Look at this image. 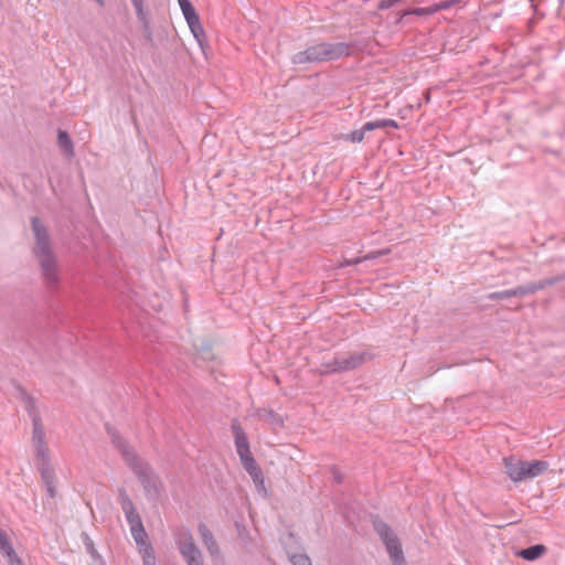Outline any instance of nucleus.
I'll return each instance as SVG.
<instances>
[{
  "mask_svg": "<svg viewBox=\"0 0 565 565\" xmlns=\"http://www.w3.org/2000/svg\"><path fill=\"white\" fill-rule=\"evenodd\" d=\"M107 431L114 446L121 452L127 466L138 477L148 499H157L162 491V481L151 467L110 427Z\"/></svg>",
  "mask_w": 565,
  "mask_h": 565,
  "instance_id": "nucleus-1",
  "label": "nucleus"
},
{
  "mask_svg": "<svg viewBox=\"0 0 565 565\" xmlns=\"http://www.w3.org/2000/svg\"><path fill=\"white\" fill-rule=\"evenodd\" d=\"M31 224L35 238L33 253L39 263L41 276L46 286L54 288L60 282V274L47 230L38 217H33Z\"/></svg>",
  "mask_w": 565,
  "mask_h": 565,
  "instance_id": "nucleus-2",
  "label": "nucleus"
},
{
  "mask_svg": "<svg viewBox=\"0 0 565 565\" xmlns=\"http://www.w3.org/2000/svg\"><path fill=\"white\" fill-rule=\"evenodd\" d=\"M350 52L349 44L344 42L337 43H318L309 46L307 50L296 53L292 56L294 64L319 63L338 60L348 55Z\"/></svg>",
  "mask_w": 565,
  "mask_h": 565,
  "instance_id": "nucleus-3",
  "label": "nucleus"
},
{
  "mask_svg": "<svg viewBox=\"0 0 565 565\" xmlns=\"http://www.w3.org/2000/svg\"><path fill=\"white\" fill-rule=\"evenodd\" d=\"M232 431L235 439L236 451L244 469L249 473L254 482H263L262 469L258 467L250 452L248 437L237 419L232 422Z\"/></svg>",
  "mask_w": 565,
  "mask_h": 565,
  "instance_id": "nucleus-4",
  "label": "nucleus"
},
{
  "mask_svg": "<svg viewBox=\"0 0 565 565\" xmlns=\"http://www.w3.org/2000/svg\"><path fill=\"white\" fill-rule=\"evenodd\" d=\"M119 502L126 520L130 527V533L136 542L138 551L151 546L148 541V535L145 530L142 520L139 513L136 511L132 500L129 498L125 490L119 491Z\"/></svg>",
  "mask_w": 565,
  "mask_h": 565,
  "instance_id": "nucleus-5",
  "label": "nucleus"
},
{
  "mask_svg": "<svg viewBox=\"0 0 565 565\" xmlns=\"http://www.w3.org/2000/svg\"><path fill=\"white\" fill-rule=\"evenodd\" d=\"M173 540L186 565H204L203 554L195 544L193 534L189 527H175L173 531Z\"/></svg>",
  "mask_w": 565,
  "mask_h": 565,
  "instance_id": "nucleus-6",
  "label": "nucleus"
},
{
  "mask_svg": "<svg viewBox=\"0 0 565 565\" xmlns=\"http://www.w3.org/2000/svg\"><path fill=\"white\" fill-rule=\"evenodd\" d=\"M375 532L385 545L390 559L394 565H406L402 544L395 532L383 521L373 522Z\"/></svg>",
  "mask_w": 565,
  "mask_h": 565,
  "instance_id": "nucleus-7",
  "label": "nucleus"
},
{
  "mask_svg": "<svg viewBox=\"0 0 565 565\" xmlns=\"http://www.w3.org/2000/svg\"><path fill=\"white\" fill-rule=\"evenodd\" d=\"M25 408L32 418L33 431L32 443L35 449L38 460H46L49 457V448L45 440V433L41 418L35 412V405L32 397L24 394Z\"/></svg>",
  "mask_w": 565,
  "mask_h": 565,
  "instance_id": "nucleus-8",
  "label": "nucleus"
},
{
  "mask_svg": "<svg viewBox=\"0 0 565 565\" xmlns=\"http://www.w3.org/2000/svg\"><path fill=\"white\" fill-rule=\"evenodd\" d=\"M366 353H351L337 355L330 362L323 364L326 373H338L353 370L362 365L366 360Z\"/></svg>",
  "mask_w": 565,
  "mask_h": 565,
  "instance_id": "nucleus-9",
  "label": "nucleus"
},
{
  "mask_svg": "<svg viewBox=\"0 0 565 565\" xmlns=\"http://www.w3.org/2000/svg\"><path fill=\"white\" fill-rule=\"evenodd\" d=\"M553 284V280H544L541 282H533L525 286H519L513 289L495 291L488 295V299L490 300H499V299H508L512 297H523L526 295H531L536 292L540 289H543L545 286Z\"/></svg>",
  "mask_w": 565,
  "mask_h": 565,
  "instance_id": "nucleus-10",
  "label": "nucleus"
},
{
  "mask_svg": "<svg viewBox=\"0 0 565 565\" xmlns=\"http://www.w3.org/2000/svg\"><path fill=\"white\" fill-rule=\"evenodd\" d=\"M507 475L514 482L524 480L525 461L508 457L503 459Z\"/></svg>",
  "mask_w": 565,
  "mask_h": 565,
  "instance_id": "nucleus-11",
  "label": "nucleus"
},
{
  "mask_svg": "<svg viewBox=\"0 0 565 565\" xmlns=\"http://www.w3.org/2000/svg\"><path fill=\"white\" fill-rule=\"evenodd\" d=\"M42 480L46 487V491L51 498L55 497V475L50 466V458L46 460H38Z\"/></svg>",
  "mask_w": 565,
  "mask_h": 565,
  "instance_id": "nucleus-12",
  "label": "nucleus"
},
{
  "mask_svg": "<svg viewBox=\"0 0 565 565\" xmlns=\"http://www.w3.org/2000/svg\"><path fill=\"white\" fill-rule=\"evenodd\" d=\"M198 533H199V535L201 537V541H202L203 545L209 551L211 556L212 557L218 556L220 555L218 545H217V543H216V541L214 539L213 533L207 527V525L204 524V523H200L198 525Z\"/></svg>",
  "mask_w": 565,
  "mask_h": 565,
  "instance_id": "nucleus-13",
  "label": "nucleus"
},
{
  "mask_svg": "<svg viewBox=\"0 0 565 565\" xmlns=\"http://www.w3.org/2000/svg\"><path fill=\"white\" fill-rule=\"evenodd\" d=\"M548 469V463L543 460L525 461L524 480L541 476Z\"/></svg>",
  "mask_w": 565,
  "mask_h": 565,
  "instance_id": "nucleus-14",
  "label": "nucleus"
},
{
  "mask_svg": "<svg viewBox=\"0 0 565 565\" xmlns=\"http://www.w3.org/2000/svg\"><path fill=\"white\" fill-rule=\"evenodd\" d=\"M57 143H58V147L64 151V153L67 156V157H73L74 156V147H73V142L68 136V134L64 130H58V134H57Z\"/></svg>",
  "mask_w": 565,
  "mask_h": 565,
  "instance_id": "nucleus-15",
  "label": "nucleus"
},
{
  "mask_svg": "<svg viewBox=\"0 0 565 565\" xmlns=\"http://www.w3.org/2000/svg\"><path fill=\"white\" fill-rule=\"evenodd\" d=\"M544 552H545V546L537 544V545L530 546L527 548H523L520 552V556L526 561H534V559L539 558L540 556H542Z\"/></svg>",
  "mask_w": 565,
  "mask_h": 565,
  "instance_id": "nucleus-16",
  "label": "nucleus"
},
{
  "mask_svg": "<svg viewBox=\"0 0 565 565\" xmlns=\"http://www.w3.org/2000/svg\"><path fill=\"white\" fill-rule=\"evenodd\" d=\"M188 25L195 38V40L199 42L200 46H203V40L205 38L204 29L200 22V18H195L193 21L188 22Z\"/></svg>",
  "mask_w": 565,
  "mask_h": 565,
  "instance_id": "nucleus-17",
  "label": "nucleus"
},
{
  "mask_svg": "<svg viewBox=\"0 0 565 565\" xmlns=\"http://www.w3.org/2000/svg\"><path fill=\"white\" fill-rule=\"evenodd\" d=\"M178 2L186 23L199 17L190 0H178Z\"/></svg>",
  "mask_w": 565,
  "mask_h": 565,
  "instance_id": "nucleus-18",
  "label": "nucleus"
},
{
  "mask_svg": "<svg viewBox=\"0 0 565 565\" xmlns=\"http://www.w3.org/2000/svg\"><path fill=\"white\" fill-rule=\"evenodd\" d=\"M0 552L1 554L8 559L9 557L13 556L15 553L12 544L8 540L4 532L0 530Z\"/></svg>",
  "mask_w": 565,
  "mask_h": 565,
  "instance_id": "nucleus-19",
  "label": "nucleus"
},
{
  "mask_svg": "<svg viewBox=\"0 0 565 565\" xmlns=\"http://www.w3.org/2000/svg\"><path fill=\"white\" fill-rule=\"evenodd\" d=\"M436 12H438V8H433V6L428 7V8H416V9L408 10V11H402V12H399L398 21L403 20L408 14L430 15Z\"/></svg>",
  "mask_w": 565,
  "mask_h": 565,
  "instance_id": "nucleus-20",
  "label": "nucleus"
},
{
  "mask_svg": "<svg viewBox=\"0 0 565 565\" xmlns=\"http://www.w3.org/2000/svg\"><path fill=\"white\" fill-rule=\"evenodd\" d=\"M141 559L142 565H157L156 555L152 545L149 547H146L143 550L138 551Z\"/></svg>",
  "mask_w": 565,
  "mask_h": 565,
  "instance_id": "nucleus-21",
  "label": "nucleus"
},
{
  "mask_svg": "<svg viewBox=\"0 0 565 565\" xmlns=\"http://www.w3.org/2000/svg\"><path fill=\"white\" fill-rule=\"evenodd\" d=\"M139 22L142 24V33H143V36L145 39L151 43L152 42V30H151V26H150V22L148 20V17H147V13L145 12V18L143 19H138Z\"/></svg>",
  "mask_w": 565,
  "mask_h": 565,
  "instance_id": "nucleus-22",
  "label": "nucleus"
},
{
  "mask_svg": "<svg viewBox=\"0 0 565 565\" xmlns=\"http://www.w3.org/2000/svg\"><path fill=\"white\" fill-rule=\"evenodd\" d=\"M292 565H311V559L307 554L296 553L290 556Z\"/></svg>",
  "mask_w": 565,
  "mask_h": 565,
  "instance_id": "nucleus-23",
  "label": "nucleus"
},
{
  "mask_svg": "<svg viewBox=\"0 0 565 565\" xmlns=\"http://www.w3.org/2000/svg\"><path fill=\"white\" fill-rule=\"evenodd\" d=\"M364 136H365V131H363V128H361V129L353 130L349 135H347L345 140L353 142V143H359L364 139Z\"/></svg>",
  "mask_w": 565,
  "mask_h": 565,
  "instance_id": "nucleus-24",
  "label": "nucleus"
},
{
  "mask_svg": "<svg viewBox=\"0 0 565 565\" xmlns=\"http://www.w3.org/2000/svg\"><path fill=\"white\" fill-rule=\"evenodd\" d=\"M131 2L135 7L137 18L143 19L145 18V8H143L145 0H131Z\"/></svg>",
  "mask_w": 565,
  "mask_h": 565,
  "instance_id": "nucleus-25",
  "label": "nucleus"
},
{
  "mask_svg": "<svg viewBox=\"0 0 565 565\" xmlns=\"http://www.w3.org/2000/svg\"><path fill=\"white\" fill-rule=\"evenodd\" d=\"M362 128H363V131H365V134L369 131L375 130V129H380V128H382L381 119L374 120V121H367L362 126Z\"/></svg>",
  "mask_w": 565,
  "mask_h": 565,
  "instance_id": "nucleus-26",
  "label": "nucleus"
},
{
  "mask_svg": "<svg viewBox=\"0 0 565 565\" xmlns=\"http://www.w3.org/2000/svg\"><path fill=\"white\" fill-rule=\"evenodd\" d=\"M382 128L391 127V128H397L398 125L393 119H381Z\"/></svg>",
  "mask_w": 565,
  "mask_h": 565,
  "instance_id": "nucleus-27",
  "label": "nucleus"
},
{
  "mask_svg": "<svg viewBox=\"0 0 565 565\" xmlns=\"http://www.w3.org/2000/svg\"><path fill=\"white\" fill-rule=\"evenodd\" d=\"M7 562L9 565H24V563L22 562L18 554H14L13 556L9 557Z\"/></svg>",
  "mask_w": 565,
  "mask_h": 565,
  "instance_id": "nucleus-28",
  "label": "nucleus"
},
{
  "mask_svg": "<svg viewBox=\"0 0 565 565\" xmlns=\"http://www.w3.org/2000/svg\"><path fill=\"white\" fill-rule=\"evenodd\" d=\"M433 8H438V11H440V10L447 9L448 4L446 2L436 3L433 6Z\"/></svg>",
  "mask_w": 565,
  "mask_h": 565,
  "instance_id": "nucleus-29",
  "label": "nucleus"
},
{
  "mask_svg": "<svg viewBox=\"0 0 565 565\" xmlns=\"http://www.w3.org/2000/svg\"><path fill=\"white\" fill-rule=\"evenodd\" d=\"M334 479H335L338 482H341V477H340V475L335 473V475H334Z\"/></svg>",
  "mask_w": 565,
  "mask_h": 565,
  "instance_id": "nucleus-30",
  "label": "nucleus"
},
{
  "mask_svg": "<svg viewBox=\"0 0 565 565\" xmlns=\"http://www.w3.org/2000/svg\"><path fill=\"white\" fill-rule=\"evenodd\" d=\"M100 7L104 6V0H95Z\"/></svg>",
  "mask_w": 565,
  "mask_h": 565,
  "instance_id": "nucleus-31",
  "label": "nucleus"
},
{
  "mask_svg": "<svg viewBox=\"0 0 565 565\" xmlns=\"http://www.w3.org/2000/svg\"><path fill=\"white\" fill-rule=\"evenodd\" d=\"M360 263V259H355L354 262H352L351 264H358Z\"/></svg>",
  "mask_w": 565,
  "mask_h": 565,
  "instance_id": "nucleus-32",
  "label": "nucleus"
}]
</instances>
